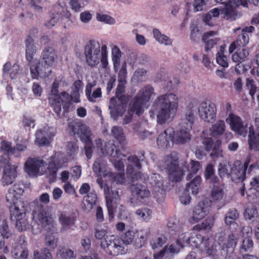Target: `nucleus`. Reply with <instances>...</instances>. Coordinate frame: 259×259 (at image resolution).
Segmentation results:
<instances>
[{
	"label": "nucleus",
	"mask_w": 259,
	"mask_h": 259,
	"mask_svg": "<svg viewBox=\"0 0 259 259\" xmlns=\"http://www.w3.org/2000/svg\"><path fill=\"white\" fill-rule=\"evenodd\" d=\"M157 107L156 114L158 123H169L174 118L178 108L179 98L173 93H167L157 97L155 100Z\"/></svg>",
	"instance_id": "1"
},
{
	"label": "nucleus",
	"mask_w": 259,
	"mask_h": 259,
	"mask_svg": "<svg viewBox=\"0 0 259 259\" xmlns=\"http://www.w3.org/2000/svg\"><path fill=\"white\" fill-rule=\"evenodd\" d=\"M84 54L89 66L95 67L101 61L102 68H107L108 50L106 44H100L95 39L90 40L84 46Z\"/></svg>",
	"instance_id": "2"
},
{
	"label": "nucleus",
	"mask_w": 259,
	"mask_h": 259,
	"mask_svg": "<svg viewBox=\"0 0 259 259\" xmlns=\"http://www.w3.org/2000/svg\"><path fill=\"white\" fill-rule=\"evenodd\" d=\"M138 233L137 230H128L122 235L121 239L116 238L113 236H107L102 241L101 246L111 255H117L124 254L126 252V249L122 242L126 245L134 243V240Z\"/></svg>",
	"instance_id": "3"
},
{
	"label": "nucleus",
	"mask_w": 259,
	"mask_h": 259,
	"mask_svg": "<svg viewBox=\"0 0 259 259\" xmlns=\"http://www.w3.org/2000/svg\"><path fill=\"white\" fill-rule=\"evenodd\" d=\"M179 157L178 153L172 152L165 156L164 163L165 168L168 174L169 180L172 182H178L181 180L184 171L188 170L189 164L185 161L181 162L182 168L179 166Z\"/></svg>",
	"instance_id": "4"
},
{
	"label": "nucleus",
	"mask_w": 259,
	"mask_h": 259,
	"mask_svg": "<svg viewBox=\"0 0 259 259\" xmlns=\"http://www.w3.org/2000/svg\"><path fill=\"white\" fill-rule=\"evenodd\" d=\"M245 0H230L229 5L226 4L224 7L220 6L209 11V13L213 17H218L220 14H224L225 18L229 21H233L240 17L235 10L236 7L240 5H244Z\"/></svg>",
	"instance_id": "5"
},
{
	"label": "nucleus",
	"mask_w": 259,
	"mask_h": 259,
	"mask_svg": "<svg viewBox=\"0 0 259 259\" xmlns=\"http://www.w3.org/2000/svg\"><path fill=\"white\" fill-rule=\"evenodd\" d=\"M154 93V88L150 85L141 89L135 98L131 112H135L138 115L141 114L143 112V105L149 101Z\"/></svg>",
	"instance_id": "6"
},
{
	"label": "nucleus",
	"mask_w": 259,
	"mask_h": 259,
	"mask_svg": "<svg viewBox=\"0 0 259 259\" xmlns=\"http://www.w3.org/2000/svg\"><path fill=\"white\" fill-rule=\"evenodd\" d=\"M33 218H36L41 227L50 230L53 226V220L46 208L41 204H37L33 210Z\"/></svg>",
	"instance_id": "7"
},
{
	"label": "nucleus",
	"mask_w": 259,
	"mask_h": 259,
	"mask_svg": "<svg viewBox=\"0 0 259 259\" xmlns=\"http://www.w3.org/2000/svg\"><path fill=\"white\" fill-rule=\"evenodd\" d=\"M230 129L238 135L245 137L248 132V125L237 115L230 113L226 118Z\"/></svg>",
	"instance_id": "8"
},
{
	"label": "nucleus",
	"mask_w": 259,
	"mask_h": 259,
	"mask_svg": "<svg viewBox=\"0 0 259 259\" xmlns=\"http://www.w3.org/2000/svg\"><path fill=\"white\" fill-rule=\"evenodd\" d=\"M224 233H221L217 241L211 244L209 239H206L204 243V251L207 255L217 259L219 255L220 251L225 247L226 238Z\"/></svg>",
	"instance_id": "9"
},
{
	"label": "nucleus",
	"mask_w": 259,
	"mask_h": 259,
	"mask_svg": "<svg viewBox=\"0 0 259 259\" xmlns=\"http://www.w3.org/2000/svg\"><path fill=\"white\" fill-rule=\"evenodd\" d=\"M68 127L73 136L78 137L82 142L89 141L91 133L89 128L81 120H77L68 123Z\"/></svg>",
	"instance_id": "10"
},
{
	"label": "nucleus",
	"mask_w": 259,
	"mask_h": 259,
	"mask_svg": "<svg viewBox=\"0 0 259 259\" xmlns=\"http://www.w3.org/2000/svg\"><path fill=\"white\" fill-rule=\"evenodd\" d=\"M217 107L211 102L203 101L198 107L200 118L207 123L214 121L217 117Z\"/></svg>",
	"instance_id": "11"
},
{
	"label": "nucleus",
	"mask_w": 259,
	"mask_h": 259,
	"mask_svg": "<svg viewBox=\"0 0 259 259\" xmlns=\"http://www.w3.org/2000/svg\"><path fill=\"white\" fill-rule=\"evenodd\" d=\"M46 163L39 158H28L25 163V171L31 177L42 175L45 172Z\"/></svg>",
	"instance_id": "12"
},
{
	"label": "nucleus",
	"mask_w": 259,
	"mask_h": 259,
	"mask_svg": "<svg viewBox=\"0 0 259 259\" xmlns=\"http://www.w3.org/2000/svg\"><path fill=\"white\" fill-rule=\"evenodd\" d=\"M249 162V159H247L243 165L239 162H235L233 164L230 172V178L232 181L239 183L245 179L246 171Z\"/></svg>",
	"instance_id": "13"
},
{
	"label": "nucleus",
	"mask_w": 259,
	"mask_h": 259,
	"mask_svg": "<svg viewBox=\"0 0 259 259\" xmlns=\"http://www.w3.org/2000/svg\"><path fill=\"white\" fill-rule=\"evenodd\" d=\"M52 72V67L45 64L42 61H33L30 64L31 77L37 79L39 76L44 78L48 76Z\"/></svg>",
	"instance_id": "14"
},
{
	"label": "nucleus",
	"mask_w": 259,
	"mask_h": 259,
	"mask_svg": "<svg viewBox=\"0 0 259 259\" xmlns=\"http://www.w3.org/2000/svg\"><path fill=\"white\" fill-rule=\"evenodd\" d=\"M195 106L193 103H190L187 107L185 116L179 123V128L191 132L195 120Z\"/></svg>",
	"instance_id": "15"
},
{
	"label": "nucleus",
	"mask_w": 259,
	"mask_h": 259,
	"mask_svg": "<svg viewBox=\"0 0 259 259\" xmlns=\"http://www.w3.org/2000/svg\"><path fill=\"white\" fill-rule=\"evenodd\" d=\"M95 142L97 147L101 148L102 153L104 155H108L113 158H120L121 156H125L112 142L109 141L105 143L103 148L102 147V143L101 139L96 140Z\"/></svg>",
	"instance_id": "16"
},
{
	"label": "nucleus",
	"mask_w": 259,
	"mask_h": 259,
	"mask_svg": "<svg viewBox=\"0 0 259 259\" xmlns=\"http://www.w3.org/2000/svg\"><path fill=\"white\" fill-rule=\"evenodd\" d=\"M16 167L8 162L5 163L1 182L4 186L9 185L13 183L17 177Z\"/></svg>",
	"instance_id": "17"
},
{
	"label": "nucleus",
	"mask_w": 259,
	"mask_h": 259,
	"mask_svg": "<svg viewBox=\"0 0 259 259\" xmlns=\"http://www.w3.org/2000/svg\"><path fill=\"white\" fill-rule=\"evenodd\" d=\"M55 130L52 127H44L38 130L35 134V142L40 145L49 144L50 140L55 136Z\"/></svg>",
	"instance_id": "18"
},
{
	"label": "nucleus",
	"mask_w": 259,
	"mask_h": 259,
	"mask_svg": "<svg viewBox=\"0 0 259 259\" xmlns=\"http://www.w3.org/2000/svg\"><path fill=\"white\" fill-rule=\"evenodd\" d=\"M175 131L173 128L168 127L160 134L157 139L158 146L161 149L170 147V144L174 140Z\"/></svg>",
	"instance_id": "19"
},
{
	"label": "nucleus",
	"mask_w": 259,
	"mask_h": 259,
	"mask_svg": "<svg viewBox=\"0 0 259 259\" xmlns=\"http://www.w3.org/2000/svg\"><path fill=\"white\" fill-rule=\"evenodd\" d=\"M122 53L116 45L112 47L111 49V59L113 65V69L115 72L119 71L123 64L125 65V68L127 70V63L125 61L121 62Z\"/></svg>",
	"instance_id": "20"
},
{
	"label": "nucleus",
	"mask_w": 259,
	"mask_h": 259,
	"mask_svg": "<svg viewBox=\"0 0 259 259\" xmlns=\"http://www.w3.org/2000/svg\"><path fill=\"white\" fill-rule=\"evenodd\" d=\"M96 81L94 80L88 82L85 86V96L89 101L92 103L98 102L102 97V91L100 88H98L92 92V89L96 85Z\"/></svg>",
	"instance_id": "21"
},
{
	"label": "nucleus",
	"mask_w": 259,
	"mask_h": 259,
	"mask_svg": "<svg viewBox=\"0 0 259 259\" xmlns=\"http://www.w3.org/2000/svg\"><path fill=\"white\" fill-rule=\"evenodd\" d=\"M128 164L127 166L126 172L133 179L138 180L141 178V174L140 172H135L134 166L139 169L141 168L139 159L135 155L131 156L127 158Z\"/></svg>",
	"instance_id": "22"
},
{
	"label": "nucleus",
	"mask_w": 259,
	"mask_h": 259,
	"mask_svg": "<svg viewBox=\"0 0 259 259\" xmlns=\"http://www.w3.org/2000/svg\"><path fill=\"white\" fill-rule=\"evenodd\" d=\"M13 205L10 207V215L11 220L16 221L21 217L26 215L24 204L22 201H17L12 203Z\"/></svg>",
	"instance_id": "23"
},
{
	"label": "nucleus",
	"mask_w": 259,
	"mask_h": 259,
	"mask_svg": "<svg viewBox=\"0 0 259 259\" xmlns=\"http://www.w3.org/2000/svg\"><path fill=\"white\" fill-rule=\"evenodd\" d=\"M24 192L23 185L17 183L14 184L9 190L6 195L7 201L10 203H14L20 201L19 199Z\"/></svg>",
	"instance_id": "24"
},
{
	"label": "nucleus",
	"mask_w": 259,
	"mask_h": 259,
	"mask_svg": "<svg viewBox=\"0 0 259 259\" xmlns=\"http://www.w3.org/2000/svg\"><path fill=\"white\" fill-rule=\"evenodd\" d=\"M104 192L105 194V198L106 200V206L108 209L109 220H112L114 217V208L113 206L112 201L113 199L118 200L119 199V195L118 191L114 190L112 191V196L108 194L109 192V189L108 187H104Z\"/></svg>",
	"instance_id": "25"
},
{
	"label": "nucleus",
	"mask_w": 259,
	"mask_h": 259,
	"mask_svg": "<svg viewBox=\"0 0 259 259\" xmlns=\"http://www.w3.org/2000/svg\"><path fill=\"white\" fill-rule=\"evenodd\" d=\"M109 108L111 117L114 119L121 116L124 112V105L119 99L114 97L110 99Z\"/></svg>",
	"instance_id": "26"
},
{
	"label": "nucleus",
	"mask_w": 259,
	"mask_h": 259,
	"mask_svg": "<svg viewBox=\"0 0 259 259\" xmlns=\"http://www.w3.org/2000/svg\"><path fill=\"white\" fill-rule=\"evenodd\" d=\"M248 144L250 150L259 151V132H255L252 125L248 127Z\"/></svg>",
	"instance_id": "27"
},
{
	"label": "nucleus",
	"mask_w": 259,
	"mask_h": 259,
	"mask_svg": "<svg viewBox=\"0 0 259 259\" xmlns=\"http://www.w3.org/2000/svg\"><path fill=\"white\" fill-rule=\"evenodd\" d=\"M57 58L56 53L53 48L45 49L41 53L40 61L45 64L52 67Z\"/></svg>",
	"instance_id": "28"
},
{
	"label": "nucleus",
	"mask_w": 259,
	"mask_h": 259,
	"mask_svg": "<svg viewBox=\"0 0 259 259\" xmlns=\"http://www.w3.org/2000/svg\"><path fill=\"white\" fill-rule=\"evenodd\" d=\"M75 220L74 216L66 213H61L59 217L61 231H66L71 229L75 225Z\"/></svg>",
	"instance_id": "29"
},
{
	"label": "nucleus",
	"mask_w": 259,
	"mask_h": 259,
	"mask_svg": "<svg viewBox=\"0 0 259 259\" xmlns=\"http://www.w3.org/2000/svg\"><path fill=\"white\" fill-rule=\"evenodd\" d=\"M130 189L133 196L138 199L148 197L150 193L146 186L139 184L132 185Z\"/></svg>",
	"instance_id": "30"
},
{
	"label": "nucleus",
	"mask_w": 259,
	"mask_h": 259,
	"mask_svg": "<svg viewBox=\"0 0 259 259\" xmlns=\"http://www.w3.org/2000/svg\"><path fill=\"white\" fill-rule=\"evenodd\" d=\"M207 212V208L203 203H199L193 210L192 216L189 219L190 223L194 224L198 222L205 217Z\"/></svg>",
	"instance_id": "31"
},
{
	"label": "nucleus",
	"mask_w": 259,
	"mask_h": 259,
	"mask_svg": "<svg viewBox=\"0 0 259 259\" xmlns=\"http://www.w3.org/2000/svg\"><path fill=\"white\" fill-rule=\"evenodd\" d=\"M93 169L94 172L98 176L101 177L107 176L108 172H106V162L102 157H100L96 160L93 164Z\"/></svg>",
	"instance_id": "32"
},
{
	"label": "nucleus",
	"mask_w": 259,
	"mask_h": 259,
	"mask_svg": "<svg viewBox=\"0 0 259 259\" xmlns=\"http://www.w3.org/2000/svg\"><path fill=\"white\" fill-rule=\"evenodd\" d=\"M117 73H118V84L116 89V93L117 96L119 97L120 94L124 92V85L126 83L127 70L125 68V65L123 64L120 71H117Z\"/></svg>",
	"instance_id": "33"
},
{
	"label": "nucleus",
	"mask_w": 259,
	"mask_h": 259,
	"mask_svg": "<svg viewBox=\"0 0 259 259\" xmlns=\"http://www.w3.org/2000/svg\"><path fill=\"white\" fill-rule=\"evenodd\" d=\"M238 217L239 213L236 209H230L225 215V223L226 225L230 226L232 230H236L238 228V225L235 221Z\"/></svg>",
	"instance_id": "34"
},
{
	"label": "nucleus",
	"mask_w": 259,
	"mask_h": 259,
	"mask_svg": "<svg viewBox=\"0 0 259 259\" xmlns=\"http://www.w3.org/2000/svg\"><path fill=\"white\" fill-rule=\"evenodd\" d=\"M249 40V36L245 33H242L239 35L237 39L230 46L229 52L230 53H232L238 47H244L248 43Z\"/></svg>",
	"instance_id": "35"
},
{
	"label": "nucleus",
	"mask_w": 259,
	"mask_h": 259,
	"mask_svg": "<svg viewBox=\"0 0 259 259\" xmlns=\"http://www.w3.org/2000/svg\"><path fill=\"white\" fill-rule=\"evenodd\" d=\"M25 48L26 60L31 62L36 52V47L32 37L28 36L25 42Z\"/></svg>",
	"instance_id": "36"
},
{
	"label": "nucleus",
	"mask_w": 259,
	"mask_h": 259,
	"mask_svg": "<svg viewBox=\"0 0 259 259\" xmlns=\"http://www.w3.org/2000/svg\"><path fill=\"white\" fill-rule=\"evenodd\" d=\"M226 126L225 121L222 119L218 120L211 125L210 128L211 135L213 137H219L225 133Z\"/></svg>",
	"instance_id": "37"
},
{
	"label": "nucleus",
	"mask_w": 259,
	"mask_h": 259,
	"mask_svg": "<svg viewBox=\"0 0 259 259\" xmlns=\"http://www.w3.org/2000/svg\"><path fill=\"white\" fill-rule=\"evenodd\" d=\"M190 183L186 185V191L193 194H197L199 190V188L201 183V178L200 176L197 175L193 178Z\"/></svg>",
	"instance_id": "38"
},
{
	"label": "nucleus",
	"mask_w": 259,
	"mask_h": 259,
	"mask_svg": "<svg viewBox=\"0 0 259 259\" xmlns=\"http://www.w3.org/2000/svg\"><path fill=\"white\" fill-rule=\"evenodd\" d=\"M19 70V67L18 64H14L12 66L10 62H7L3 67L4 76L9 75L11 79H14L16 77Z\"/></svg>",
	"instance_id": "39"
},
{
	"label": "nucleus",
	"mask_w": 259,
	"mask_h": 259,
	"mask_svg": "<svg viewBox=\"0 0 259 259\" xmlns=\"http://www.w3.org/2000/svg\"><path fill=\"white\" fill-rule=\"evenodd\" d=\"M224 191L219 184H214L211 190L210 199L213 202H219L223 199Z\"/></svg>",
	"instance_id": "40"
},
{
	"label": "nucleus",
	"mask_w": 259,
	"mask_h": 259,
	"mask_svg": "<svg viewBox=\"0 0 259 259\" xmlns=\"http://www.w3.org/2000/svg\"><path fill=\"white\" fill-rule=\"evenodd\" d=\"M150 234V231L148 229L141 230L138 234H137V239L134 242V245L137 248L142 247L144 244L145 241Z\"/></svg>",
	"instance_id": "41"
},
{
	"label": "nucleus",
	"mask_w": 259,
	"mask_h": 259,
	"mask_svg": "<svg viewBox=\"0 0 259 259\" xmlns=\"http://www.w3.org/2000/svg\"><path fill=\"white\" fill-rule=\"evenodd\" d=\"M191 134L190 132L179 128L177 133L174 140L177 144H184L191 140Z\"/></svg>",
	"instance_id": "42"
},
{
	"label": "nucleus",
	"mask_w": 259,
	"mask_h": 259,
	"mask_svg": "<svg viewBox=\"0 0 259 259\" xmlns=\"http://www.w3.org/2000/svg\"><path fill=\"white\" fill-rule=\"evenodd\" d=\"M249 54V51L247 48H239L232 55V59L234 62L241 63L245 60Z\"/></svg>",
	"instance_id": "43"
},
{
	"label": "nucleus",
	"mask_w": 259,
	"mask_h": 259,
	"mask_svg": "<svg viewBox=\"0 0 259 259\" xmlns=\"http://www.w3.org/2000/svg\"><path fill=\"white\" fill-rule=\"evenodd\" d=\"M151 183L154 187V192L156 193L159 192L162 193L163 192V179L159 174H154L151 178Z\"/></svg>",
	"instance_id": "44"
},
{
	"label": "nucleus",
	"mask_w": 259,
	"mask_h": 259,
	"mask_svg": "<svg viewBox=\"0 0 259 259\" xmlns=\"http://www.w3.org/2000/svg\"><path fill=\"white\" fill-rule=\"evenodd\" d=\"M49 101L54 111L57 116L60 117L62 111L60 98H59L58 96H51L49 98Z\"/></svg>",
	"instance_id": "45"
},
{
	"label": "nucleus",
	"mask_w": 259,
	"mask_h": 259,
	"mask_svg": "<svg viewBox=\"0 0 259 259\" xmlns=\"http://www.w3.org/2000/svg\"><path fill=\"white\" fill-rule=\"evenodd\" d=\"M153 33L154 38L159 43L163 44L165 46L171 45L172 41L171 39L164 34H161L158 29H154L153 30Z\"/></svg>",
	"instance_id": "46"
},
{
	"label": "nucleus",
	"mask_w": 259,
	"mask_h": 259,
	"mask_svg": "<svg viewBox=\"0 0 259 259\" xmlns=\"http://www.w3.org/2000/svg\"><path fill=\"white\" fill-rule=\"evenodd\" d=\"M205 239L201 235L198 234H193L189 239V244L192 247L198 248L200 245H202V248H204V242Z\"/></svg>",
	"instance_id": "47"
},
{
	"label": "nucleus",
	"mask_w": 259,
	"mask_h": 259,
	"mask_svg": "<svg viewBox=\"0 0 259 259\" xmlns=\"http://www.w3.org/2000/svg\"><path fill=\"white\" fill-rule=\"evenodd\" d=\"M214 219L212 217L208 218L206 219L203 222L200 224H198L194 227V230L197 231L205 230L209 231L212 227L213 226Z\"/></svg>",
	"instance_id": "48"
},
{
	"label": "nucleus",
	"mask_w": 259,
	"mask_h": 259,
	"mask_svg": "<svg viewBox=\"0 0 259 259\" xmlns=\"http://www.w3.org/2000/svg\"><path fill=\"white\" fill-rule=\"evenodd\" d=\"M136 214L139 220L148 221L151 218L152 211L148 208H142L136 210Z\"/></svg>",
	"instance_id": "49"
},
{
	"label": "nucleus",
	"mask_w": 259,
	"mask_h": 259,
	"mask_svg": "<svg viewBox=\"0 0 259 259\" xmlns=\"http://www.w3.org/2000/svg\"><path fill=\"white\" fill-rule=\"evenodd\" d=\"M84 200L87 204L88 210L93 208L97 200V196L94 191H90L87 195L84 197Z\"/></svg>",
	"instance_id": "50"
},
{
	"label": "nucleus",
	"mask_w": 259,
	"mask_h": 259,
	"mask_svg": "<svg viewBox=\"0 0 259 259\" xmlns=\"http://www.w3.org/2000/svg\"><path fill=\"white\" fill-rule=\"evenodd\" d=\"M106 177L110 181L117 184H123L125 182L124 174L122 171L118 174L108 172Z\"/></svg>",
	"instance_id": "51"
},
{
	"label": "nucleus",
	"mask_w": 259,
	"mask_h": 259,
	"mask_svg": "<svg viewBox=\"0 0 259 259\" xmlns=\"http://www.w3.org/2000/svg\"><path fill=\"white\" fill-rule=\"evenodd\" d=\"M167 238L164 234H158L151 243L152 248L154 249L162 246L167 241Z\"/></svg>",
	"instance_id": "52"
},
{
	"label": "nucleus",
	"mask_w": 259,
	"mask_h": 259,
	"mask_svg": "<svg viewBox=\"0 0 259 259\" xmlns=\"http://www.w3.org/2000/svg\"><path fill=\"white\" fill-rule=\"evenodd\" d=\"M11 235L7 221L0 217V236L8 238Z\"/></svg>",
	"instance_id": "53"
},
{
	"label": "nucleus",
	"mask_w": 259,
	"mask_h": 259,
	"mask_svg": "<svg viewBox=\"0 0 259 259\" xmlns=\"http://www.w3.org/2000/svg\"><path fill=\"white\" fill-rule=\"evenodd\" d=\"M59 98H60V102L62 103L64 111L67 112L70 105V102L72 101L70 95L66 92H62Z\"/></svg>",
	"instance_id": "54"
},
{
	"label": "nucleus",
	"mask_w": 259,
	"mask_h": 259,
	"mask_svg": "<svg viewBox=\"0 0 259 259\" xmlns=\"http://www.w3.org/2000/svg\"><path fill=\"white\" fill-rule=\"evenodd\" d=\"M216 33V32L213 31L204 33L202 37V41L208 46L210 45V42H212L213 44H217L219 39L213 37Z\"/></svg>",
	"instance_id": "55"
},
{
	"label": "nucleus",
	"mask_w": 259,
	"mask_h": 259,
	"mask_svg": "<svg viewBox=\"0 0 259 259\" xmlns=\"http://www.w3.org/2000/svg\"><path fill=\"white\" fill-rule=\"evenodd\" d=\"M16 228L19 231H22L29 229L30 225L26 215L25 217H21L16 221Z\"/></svg>",
	"instance_id": "56"
},
{
	"label": "nucleus",
	"mask_w": 259,
	"mask_h": 259,
	"mask_svg": "<svg viewBox=\"0 0 259 259\" xmlns=\"http://www.w3.org/2000/svg\"><path fill=\"white\" fill-rule=\"evenodd\" d=\"M96 18L97 21L109 25H113L115 23V20L111 16L107 14L97 13Z\"/></svg>",
	"instance_id": "57"
},
{
	"label": "nucleus",
	"mask_w": 259,
	"mask_h": 259,
	"mask_svg": "<svg viewBox=\"0 0 259 259\" xmlns=\"http://www.w3.org/2000/svg\"><path fill=\"white\" fill-rule=\"evenodd\" d=\"M33 257L34 259H52V255L48 249L44 248L40 252L34 250Z\"/></svg>",
	"instance_id": "58"
},
{
	"label": "nucleus",
	"mask_w": 259,
	"mask_h": 259,
	"mask_svg": "<svg viewBox=\"0 0 259 259\" xmlns=\"http://www.w3.org/2000/svg\"><path fill=\"white\" fill-rule=\"evenodd\" d=\"M112 135L119 142H121L124 141L125 137L122 127L114 126L111 130Z\"/></svg>",
	"instance_id": "59"
},
{
	"label": "nucleus",
	"mask_w": 259,
	"mask_h": 259,
	"mask_svg": "<svg viewBox=\"0 0 259 259\" xmlns=\"http://www.w3.org/2000/svg\"><path fill=\"white\" fill-rule=\"evenodd\" d=\"M244 215L246 220H251L252 222L257 221V212L256 209L254 207L246 209Z\"/></svg>",
	"instance_id": "60"
},
{
	"label": "nucleus",
	"mask_w": 259,
	"mask_h": 259,
	"mask_svg": "<svg viewBox=\"0 0 259 259\" xmlns=\"http://www.w3.org/2000/svg\"><path fill=\"white\" fill-rule=\"evenodd\" d=\"M225 259H259V256L251 254L241 255L233 252L228 253Z\"/></svg>",
	"instance_id": "61"
},
{
	"label": "nucleus",
	"mask_w": 259,
	"mask_h": 259,
	"mask_svg": "<svg viewBox=\"0 0 259 259\" xmlns=\"http://www.w3.org/2000/svg\"><path fill=\"white\" fill-rule=\"evenodd\" d=\"M57 255L64 259L74 258L76 256V254L73 251L65 248L61 249L57 253Z\"/></svg>",
	"instance_id": "62"
},
{
	"label": "nucleus",
	"mask_w": 259,
	"mask_h": 259,
	"mask_svg": "<svg viewBox=\"0 0 259 259\" xmlns=\"http://www.w3.org/2000/svg\"><path fill=\"white\" fill-rule=\"evenodd\" d=\"M164 248L166 251V254H170L171 255L178 253L180 249L182 248V245L178 244L177 242L175 244L166 245Z\"/></svg>",
	"instance_id": "63"
},
{
	"label": "nucleus",
	"mask_w": 259,
	"mask_h": 259,
	"mask_svg": "<svg viewBox=\"0 0 259 259\" xmlns=\"http://www.w3.org/2000/svg\"><path fill=\"white\" fill-rule=\"evenodd\" d=\"M253 243L251 239L248 237L245 238L242 241L240 247L242 252L251 251L253 248Z\"/></svg>",
	"instance_id": "64"
}]
</instances>
